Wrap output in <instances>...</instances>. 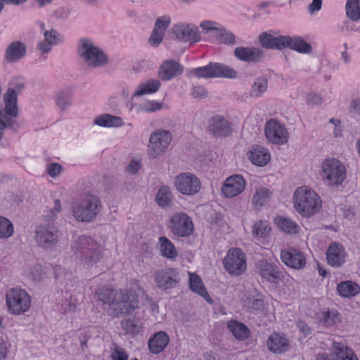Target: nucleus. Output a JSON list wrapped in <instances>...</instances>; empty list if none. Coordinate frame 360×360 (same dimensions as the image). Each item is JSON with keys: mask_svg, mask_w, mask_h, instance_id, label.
Wrapping results in <instances>:
<instances>
[{"mask_svg": "<svg viewBox=\"0 0 360 360\" xmlns=\"http://www.w3.org/2000/svg\"><path fill=\"white\" fill-rule=\"evenodd\" d=\"M97 299L112 307L115 314H129L138 306L137 297L127 290L119 291L109 288H101L96 292Z\"/></svg>", "mask_w": 360, "mask_h": 360, "instance_id": "nucleus-1", "label": "nucleus"}, {"mask_svg": "<svg viewBox=\"0 0 360 360\" xmlns=\"http://www.w3.org/2000/svg\"><path fill=\"white\" fill-rule=\"evenodd\" d=\"M72 250L74 255L88 269L96 266L103 257L102 246L87 236L75 238L72 244Z\"/></svg>", "mask_w": 360, "mask_h": 360, "instance_id": "nucleus-2", "label": "nucleus"}, {"mask_svg": "<svg viewBox=\"0 0 360 360\" xmlns=\"http://www.w3.org/2000/svg\"><path fill=\"white\" fill-rule=\"evenodd\" d=\"M77 53L81 61L89 68H101L109 63L108 56L91 38L79 39Z\"/></svg>", "mask_w": 360, "mask_h": 360, "instance_id": "nucleus-3", "label": "nucleus"}, {"mask_svg": "<svg viewBox=\"0 0 360 360\" xmlns=\"http://www.w3.org/2000/svg\"><path fill=\"white\" fill-rule=\"evenodd\" d=\"M101 207V202L97 195L86 193L74 202L72 213L78 221L91 222L96 219Z\"/></svg>", "mask_w": 360, "mask_h": 360, "instance_id": "nucleus-4", "label": "nucleus"}, {"mask_svg": "<svg viewBox=\"0 0 360 360\" xmlns=\"http://www.w3.org/2000/svg\"><path fill=\"white\" fill-rule=\"evenodd\" d=\"M296 211L303 217H309L319 211L322 201L319 195L307 186L297 188L293 197Z\"/></svg>", "mask_w": 360, "mask_h": 360, "instance_id": "nucleus-5", "label": "nucleus"}, {"mask_svg": "<svg viewBox=\"0 0 360 360\" xmlns=\"http://www.w3.org/2000/svg\"><path fill=\"white\" fill-rule=\"evenodd\" d=\"M321 176L329 186H338L345 180L347 169L343 162L335 158H328L321 164Z\"/></svg>", "mask_w": 360, "mask_h": 360, "instance_id": "nucleus-6", "label": "nucleus"}, {"mask_svg": "<svg viewBox=\"0 0 360 360\" xmlns=\"http://www.w3.org/2000/svg\"><path fill=\"white\" fill-rule=\"evenodd\" d=\"M6 304L13 314H20L29 310L31 299L29 294L21 288H13L6 294Z\"/></svg>", "mask_w": 360, "mask_h": 360, "instance_id": "nucleus-7", "label": "nucleus"}, {"mask_svg": "<svg viewBox=\"0 0 360 360\" xmlns=\"http://www.w3.org/2000/svg\"><path fill=\"white\" fill-rule=\"evenodd\" d=\"M223 265L230 275L240 276L247 269L245 254L239 248H231L223 260Z\"/></svg>", "mask_w": 360, "mask_h": 360, "instance_id": "nucleus-8", "label": "nucleus"}, {"mask_svg": "<svg viewBox=\"0 0 360 360\" xmlns=\"http://www.w3.org/2000/svg\"><path fill=\"white\" fill-rule=\"evenodd\" d=\"M172 141V134L169 131L158 129L151 133L149 139L148 155L158 158L166 152Z\"/></svg>", "mask_w": 360, "mask_h": 360, "instance_id": "nucleus-9", "label": "nucleus"}, {"mask_svg": "<svg viewBox=\"0 0 360 360\" xmlns=\"http://www.w3.org/2000/svg\"><path fill=\"white\" fill-rule=\"evenodd\" d=\"M192 73L198 77L236 78V72L231 68L218 63H210L207 65L194 68Z\"/></svg>", "mask_w": 360, "mask_h": 360, "instance_id": "nucleus-10", "label": "nucleus"}, {"mask_svg": "<svg viewBox=\"0 0 360 360\" xmlns=\"http://www.w3.org/2000/svg\"><path fill=\"white\" fill-rule=\"evenodd\" d=\"M174 186L181 194L193 195L200 191L201 182L195 174L191 172H183L175 177Z\"/></svg>", "mask_w": 360, "mask_h": 360, "instance_id": "nucleus-11", "label": "nucleus"}, {"mask_svg": "<svg viewBox=\"0 0 360 360\" xmlns=\"http://www.w3.org/2000/svg\"><path fill=\"white\" fill-rule=\"evenodd\" d=\"M200 27L205 32H214V37L221 44L228 46H233L237 44L235 34L217 22L204 20L200 22Z\"/></svg>", "mask_w": 360, "mask_h": 360, "instance_id": "nucleus-12", "label": "nucleus"}, {"mask_svg": "<svg viewBox=\"0 0 360 360\" xmlns=\"http://www.w3.org/2000/svg\"><path fill=\"white\" fill-rule=\"evenodd\" d=\"M168 227L174 235L179 237L188 236L193 231L191 219L183 212L174 214L169 220Z\"/></svg>", "mask_w": 360, "mask_h": 360, "instance_id": "nucleus-13", "label": "nucleus"}, {"mask_svg": "<svg viewBox=\"0 0 360 360\" xmlns=\"http://www.w3.org/2000/svg\"><path fill=\"white\" fill-rule=\"evenodd\" d=\"M35 240L43 249L51 250L58 243V230L53 225L41 226L35 232Z\"/></svg>", "mask_w": 360, "mask_h": 360, "instance_id": "nucleus-14", "label": "nucleus"}, {"mask_svg": "<svg viewBox=\"0 0 360 360\" xmlns=\"http://www.w3.org/2000/svg\"><path fill=\"white\" fill-rule=\"evenodd\" d=\"M265 136L269 141L278 145L287 143L288 139V132L285 126L273 119L265 125Z\"/></svg>", "mask_w": 360, "mask_h": 360, "instance_id": "nucleus-15", "label": "nucleus"}, {"mask_svg": "<svg viewBox=\"0 0 360 360\" xmlns=\"http://www.w3.org/2000/svg\"><path fill=\"white\" fill-rule=\"evenodd\" d=\"M172 32L176 39L184 42L194 43L200 41L201 38L198 27L193 24L177 23L172 27Z\"/></svg>", "mask_w": 360, "mask_h": 360, "instance_id": "nucleus-16", "label": "nucleus"}, {"mask_svg": "<svg viewBox=\"0 0 360 360\" xmlns=\"http://www.w3.org/2000/svg\"><path fill=\"white\" fill-rule=\"evenodd\" d=\"M233 53L238 60L249 63H259L264 57V51L255 46H238Z\"/></svg>", "mask_w": 360, "mask_h": 360, "instance_id": "nucleus-17", "label": "nucleus"}, {"mask_svg": "<svg viewBox=\"0 0 360 360\" xmlns=\"http://www.w3.org/2000/svg\"><path fill=\"white\" fill-rule=\"evenodd\" d=\"M246 181L239 174L228 177L221 187V192L226 198H233L240 194L245 188Z\"/></svg>", "mask_w": 360, "mask_h": 360, "instance_id": "nucleus-18", "label": "nucleus"}, {"mask_svg": "<svg viewBox=\"0 0 360 360\" xmlns=\"http://www.w3.org/2000/svg\"><path fill=\"white\" fill-rule=\"evenodd\" d=\"M155 281L157 287L161 290L173 288L178 282L177 273L172 268L160 269L155 274Z\"/></svg>", "mask_w": 360, "mask_h": 360, "instance_id": "nucleus-19", "label": "nucleus"}, {"mask_svg": "<svg viewBox=\"0 0 360 360\" xmlns=\"http://www.w3.org/2000/svg\"><path fill=\"white\" fill-rule=\"evenodd\" d=\"M347 253L343 245L339 243H332L326 251L328 264L333 267L338 268L346 262Z\"/></svg>", "mask_w": 360, "mask_h": 360, "instance_id": "nucleus-20", "label": "nucleus"}, {"mask_svg": "<svg viewBox=\"0 0 360 360\" xmlns=\"http://www.w3.org/2000/svg\"><path fill=\"white\" fill-rule=\"evenodd\" d=\"M43 35L44 39L37 44V49L43 54L49 53L53 46L63 41L62 35L54 29L44 30Z\"/></svg>", "mask_w": 360, "mask_h": 360, "instance_id": "nucleus-21", "label": "nucleus"}, {"mask_svg": "<svg viewBox=\"0 0 360 360\" xmlns=\"http://www.w3.org/2000/svg\"><path fill=\"white\" fill-rule=\"evenodd\" d=\"M273 196V192L264 186H256L254 188L251 197L252 207L257 211H260L270 202Z\"/></svg>", "mask_w": 360, "mask_h": 360, "instance_id": "nucleus-22", "label": "nucleus"}, {"mask_svg": "<svg viewBox=\"0 0 360 360\" xmlns=\"http://www.w3.org/2000/svg\"><path fill=\"white\" fill-rule=\"evenodd\" d=\"M281 258L287 266L295 269H302L306 264V259L303 254L295 249L282 250Z\"/></svg>", "mask_w": 360, "mask_h": 360, "instance_id": "nucleus-23", "label": "nucleus"}, {"mask_svg": "<svg viewBox=\"0 0 360 360\" xmlns=\"http://www.w3.org/2000/svg\"><path fill=\"white\" fill-rule=\"evenodd\" d=\"M209 130L214 136H226L231 132V124L224 117L216 115L210 120Z\"/></svg>", "mask_w": 360, "mask_h": 360, "instance_id": "nucleus-24", "label": "nucleus"}, {"mask_svg": "<svg viewBox=\"0 0 360 360\" xmlns=\"http://www.w3.org/2000/svg\"><path fill=\"white\" fill-rule=\"evenodd\" d=\"M259 275L268 282L274 283L280 278L278 267L266 261L262 260L257 264Z\"/></svg>", "mask_w": 360, "mask_h": 360, "instance_id": "nucleus-25", "label": "nucleus"}, {"mask_svg": "<svg viewBox=\"0 0 360 360\" xmlns=\"http://www.w3.org/2000/svg\"><path fill=\"white\" fill-rule=\"evenodd\" d=\"M183 67L174 60H167L160 67L159 75L163 80H169L181 75Z\"/></svg>", "mask_w": 360, "mask_h": 360, "instance_id": "nucleus-26", "label": "nucleus"}, {"mask_svg": "<svg viewBox=\"0 0 360 360\" xmlns=\"http://www.w3.org/2000/svg\"><path fill=\"white\" fill-rule=\"evenodd\" d=\"M248 158L252 164L263 167L270 161L271 155L265 148L256 146L248 153Z\"/></svg>", "mask_w": 360, "mask_h": 360, "instance_id": "nucleus-27", "label": "nucleus"}, {"mask_svg": "<svg viewBox=\"0 0 360 360\" xmlns=\"http://www.w3.org/2000/svg\"><path fill=\"white\" fill-rule=\"evenodd\" d=\"M169 338L164 331L155 333L148 341V348L153 354L160 353L168 345Z\"/></svg>", "mask_w": 360, "mask_h": 360, "instance_id": "nucleus-28", "label": "nucleus"}, {"mask_svg": "<svg viewBox=\"0 0 360 360\" xmlns=\"http://www.w3.org/2000/svg\"><path fill=\"white\" fill-rule=\"evenodd\" d=\"M288 344L286 338L278 333L270 335L266 342L269 349L274 353H282L287 351Z\"/></svg>", "mask_w": 360, "mask_h": 360, "instance_id": "nucleus-29", "label": "nucleus"}, {"mask_svg": "<svg viewBox=\"0 0 360 360\" xmlns=\"http://www.w3.org/2000/svg\"><path fill=\"white\" fill-rule=\"evenodd\" d=\"M25 45L20 41H15L11 43L6 51V58L8 62H15L25 56Z\"/></svg>", "mask_w": 360, "mask_h": 360, "instance_id": "nucleus-30", "label": "nucleus"}, {"mask_svg": "<svg viewBox=\"0 0 360 360\" xmlns=\"http://www.w3.org/2000/svg\"><path fill=\"white\" fill-rule=\"evenodd\" d=\"M94 124L103 127H118L124 125L122 117L110 114H103L94 120Z\"/></svg>", "mask_w": 360, "mask_h": 360, "instance_id": "nucleus-31", "label": "nucleus"}, {"mask_svg": "<svg viewBox=\"0 0 360 360\" xmlns=\"http://www.w3.org/2000/svg\"><path fill=\"white\" fill-rule=\"evenodd\" d=\"M275 223L282 231L288 234L297 233L300 230V226L288 217L278 216L275 218Z\"/></svg>", "mask_w": 360, "mask_h": 360, "instance_id": "nucleus-32", "label": "nucleus"}, {"mask_svg": "<svg viewBox=\"0 0 360 360\" xmlns=\"http://www.w3.org/2000/svg\"><path fill=\"white\" fill-rule=\"evenodd\" d=\"M160 255L169 259H174L178 256V252L174 244L166 237L161 236L158 239Z\"/></svg>", "mask_w": 360, "mask_h": 360, "instance_id": "nucleus-33", "label": "nucleus"}, {"mask_svg": "<svg viewBox=\"0 0 360 360\" xmlns=\"http://www.w3.org/2000/svg\"><path fill=\"white\" fill-rule=\"evenodd\" d=\"M337 290L341 297H351L359 293L360 287L353 281H342L338 285Z\"/></svg>", "mask_w": 360, "mask_h": 360, "instance_id": "nucleus-34", "label": "nucleus"}, {"mask_svg": "<svg viewBox=\"0 0 360 360\" xmlns=\"http://www.w3.org/2000/svg\"><path fill=\"white\" fill-rule=\"evenodd\" d=\"M288 41L289 46L288 48H290L292 50H295L299 53L304 54L311 53L312 51L311 46L305 41L302 37L298 36L290 37V40Z\"/></svg>", "mask_w": 360, "mask_h": 360, "instance_id": "nucleus-35", "label": "nucleus"}, {"mask_svg": "<svg viewBox=\"0 0 360 360\" xmlns=\"http://www.w3.org/2000/svg\"><path fill=\"white\" fill-rule=\"evenodd\" d=\"M160 82L158 79H150L141 83L134 91V96H141L145 94H153L158 91Z\"/></svg>", "mask_w": 360, "mask_h": 360, "instance_id": "nucleus-36", "label": "nucleus"}, {"mask_svg": "<svg viewBox=\"0 0 360 360\" xmlns=\"http://www.w3.org/2000/svg\"><path fill=\"white\" fill-rule=\"evenodd\" d=\"M271 231L269 222L266 220H260L256 221L252 226V233L257 239L265 238L269 236Z\"/></svg>", "mask_w": 360, "mask_h": 360, "instance_id": "nucleus-37", "label": "nucleus"}, {"mask_svg": "<svg viewBox=\"0 0 360 360\" xmlns=\"http://www.w3.org/2000/svg\"><path fill=\"white\" fill-rule=\"evenodd\" d=\"M333 349L336 350V356L339 360H358L356 355L345 344L333 342Z\"/></svg>", "mask_w": 360, "mask_h": 360, "instance_id": "nucleus-38", "label": "nucleus"}, {"mask_svg": "<svg viewBox=\"0 0 360 360\" xmlns=\"http://www.w3.org/2000/svg\"><path fill=\"white\" fill-rule=\"evenodd\" d=\"M268 79L266 76L257 77L251 86L250 96L252 98H259L262 96L267 89Z\"/></svg>", "mask_w": 360, "mask_h": 360, "instance_id": "nucleus-39", "label": "nucleus"}, {"mask_svg": "<svg viewBox=\"0 0 360 360\" xmlns=\"http://www.w3.org/2000/svg\"><path fill=\"white\" fill-rule=\"evenodd\" d=\"M172 200L171 189L167 186H161L156 195V202L160 207H169Z\"/></svg>", "mask_w": 360, "mask_h": 360, "instance_id": "nucleus-40", "label": "nucleus"}, {"mask_svg": "<svg viewBox=\"0 0 360 360\" xmlns=\"http://www.w3.org/2000/svg\"><path fill=\"white\" fill-rule=\"evenodd\" d=\"M228 328L237 339L243 340L248 336V328L236 321H230L228 323Z\"/></svg>", "mask_w": 360, "mask_h": 360, "instance_id": "nucleus-41", "label": "nucleus"}, {"mask_svg": "<svg viewBox=\"0 0 360 360\" xmlns=\"http://www.w3.org/2000/svg\"><path fill=\"white\" fill-rule=\"evenodd\" d=\"M25 274L33 281H40L44 278L46 271L40 264L35 263L29 266Z\"/></svg>", "mask_w": 360, "mask_h": 360, "instance_id": "nucleus-42", "label": "nucleus"}, {"mask_svg": "<svg viewBox=\"0 0 360 360\" xmlns=\"http://www.w3.org/2000/svg\"><path fill=\"white\" fill-rule=\"evenodd\" d=\"M347 16L353 21L360 19L359 0H347L345 5Z\"/></svg>", "mask_w": 360, "mask_h": 360, "instance_id": "nucleus-43", "label": "nucleus"}, {"mask_svg": "<svg viewBox=\"0 0 360 360\" xmlns=\"http://www.w3.org/2000/svg\"><path fill=\"white\" fill-rule=\"evenodd\" d=\"M189 281L190 288L193 291L203 297H209L200 278L198 275L190 274Z\"/></svg>", "mask_w": 360, "mask_h": 360, "instance_id": "nucleus-44", "label": "nucleus"}, {"mask_svg": "<svg viewBox=\"0 0 360 360\" xmlns=\"http://www.w3.org/2000/svg\"><path fill=\"white\" fill-rule=\"evenodd\" d=\"M14 226L8 219L0 216V239H7L13 236Z\"/></svg>", "mask_w": 360, "mask_h": 360, "instance_id": "nucleus-45", "label": "nucleus"}, {"mask_svg": "<svg viewBox=\"0 0 360 360\" xmlns=\"http://www.w3.org/2000/svg\"><path fill=\"white\" fill-rule=\"evenodd\" d=\"M71 93L68 90H61L56 95V103L61 110H66L71 104Z\"/></svg>", "mask_w": 360, "mask_h": 360, "instance_id": "nucleus-46", "label": "nucleus"}, {"mask_svg": "<svg viewBox=\"0 0 360 360\" xmlns=\"http://www.w3.org/2000/svg\"><path fill=\"white\" fill-rule=\"evenodd\" d=\"M321 320L326 326L335 325L341 321L339 313L335 310L323 312Z\"/></svg>", "mask_w": 360, "mask_h": 360, "instance_id": "nucleus-47", "label": "nucleus"}, {"mask_svg": "<svg viewBox=\"0 0 360 360\" xmlns=\"http://www.w3.org/2000/svg\"><path fill=\"white\" fill-rule=\"evenodd\" d=\"M162 107V104L161 103L156 101H149L140 104L138 107V109L140 112L150 113L160 110Z\"/></svg>", "mask_w": 360, "mask_h": 360, "instance_id": "nucleus-48", "label": "nucleus"}, {"mask_svg": "<svg viewBox=\"0 0 360 360\" xmlns=\"http://www.w3.org/2000/svg\"><path fill=\"white\" fill-rule=\"evenodd\" d=\"M274 37L275 34L264 32L258 36V39L263 48L274 49Z\"/></svg>", "mask_w": 360, "mask_h": 360, "instance_id": "nucleus-49", "label": "nucleus"}, {"mask_svg": "<svg viewBox=\"0 0 360 360\" xmlns=\"http://www.w3.org/2000/svg\"><path fill=\"white\" fill-rule=\"evenodd\" d=\"M171 23V18L168 15L158 17L155 22L154 29L165 34V32Z\"/></svg>", "mask_w": 360, "mask_h": 360, "instance_id": "nucleus-50", "label": "nucleus"}, {"mask_svg": "<svg viewBox=\"0 0 360 360\" xmlns=\"http://www.w3.org/2000/svg\"><path fill=\"white\" fill-rule=\"evenodd\" d=\"M290 40V36L289 35H278L275 34L274 37V49L276 50H282L285 48H288L289 46L288 41Z\"/></svg>", "mask_w": 360, "mask_h": 360, "instance_id": "nucleus-51", "label": "nucleus"}, {"mask_svg": "<svg viewBox=\"0 0 360 360\" xmlns=\"http://www.w3.org/2000/svg\"><path fill=\"white\" fill-rule=\"evenodd\" d=\"M165 33L153 28L148 43L151 46L158 47L164 38Z\"/></svg>", "mask_w": 360, "mask_h": 360, "instance_id": "nucleus-52", "label": "nucleus"}, {"mask_svg": "<svg viewBox=\"0 0 360 360\" xmlns=\"http://www.w3.org/2000/svg\"><path fill=\"white\" fill-rule=\"evenodd\" d=\"M110 356L112 360H128L125 350L118 345H114Z\"/></svg>", "mask_w": 360, "mask_h": 360, "instance_id": "nucleus-53", "label": "nucleus"}, {"mask_svg": "<svg viewBox=\"0 0 360 360\" xmlns=\"http://www.w3.org/2000/svg\"><path fill=\"white\" fill-rule=\"evenodd\" d=\"M122 326L127 333L134 334L137 331V327L133 319H124L122 321Z\"/></svg>", "mask_w": 360, "mask_h": 360, "instance_id": "nucleus-54", "label": "nucleus"}, {"mask_svg": "<svg viewBox=\"0 0 360 360\" xmlns=\"http://www.w3.org/2000/svg\"><path fill=\"white\" fill-rule=\"evenodd\" d=\"M141 162L140 160L133 159L130 161L127 167V171L131 174H136L141 167Z\"/></svg>", "mask_w": 360, "mask_h": 360, "instance_id": "nucleus-55", "label": "nucleus"}, {"mask_svg": "<svg viewBox=\"0 0 360 360\" xmlns=\"http://www.w3.org/2000/svg\"><path fill=\"white\" fill-rule=\"evenodd\" d=\"M338 358L334 349L331 353L320 352L316 354V360H339Z\"/></svg>", "mask_w": 360, "mask_h": 360, "instance_id": "nucleus-56", "label": "nucleus"}, {"mask_svg": "<svg viewBox=\"0 0 360 360\" xmlns=\"http://www.w3.org/2000/svg\"><path fill=\"white\" fill-rule=\"evenodd\" d=\"M61 211V204L59 199H57L54 202V207L53 210H50L49 214L46 215V217L49 220H53L56 218V215Z\"/></svg>", "mask_w": 360, "mask_h": 360, "instance_id": "nucleus-57", "label": "nucleus"}, {"mask_svg": "<svg viewBox=\"0 0 360 360\" xmlns=\"http://www.w3.org/2000/svg\"><path fill=\"white\" fill-rule=\"evenodd\" d=\"M191 94L193 98L201 99L206 97L207 93L203 86H196L193 88Z\"/></svg>", "mask_w": 360, "mask_h": 360, "instance_id": "nucleus-58", "label": "nucleus"}, {"mask_svg": "<svg viewBox=\"0 0 360 360\" xmlns=\"http://www.w3.org/2000/svg\"><path fill=\"white\" fill-rule=\"evenodd\" d=\"M307 103L311 105H320L322 103V98L317 94H310L307 96Z\"/></svg>", "mask_w": 360, "mask_h": 360, "instance_id": "nucleus-59", "label": "nucleus"}, {"mask_svg": "<svg viewBox=\"0 0 360 360\" xmlns=\"http://www.w3.org/2000/svg\"><path fill=\"white\" fill-rule=\"evenodd\" d=\"M349 112L355 115L360 114V98L352 100L349 105Z\"/></svg>", "mask_w": 360, "mask_h": 360, "instance_id": "nucleus-60", "label": "nucleus"}, {"mask_svg": "<svg viewBox=\"0 0 360 360\" xmlns=\"http://www.w3.org/2000/svg\"><path fill=\"white\" fill-rule=\"evenodd\" d=\"M61 170V166L58 163H52L48 167V173L51 177L58 176Z\"/></svg>", "mask_w": 360, "mask_h": 360, "instance_id": "nucleus-61", "label": "nucleus"}, {"mask_svg": "<svg viewBox=\"0 0 360 360\" xmlns=\"http://www.w3.org/2000/svg\"><path fill=\"white\" fill-rule=\"evenodd\" d=\"M297 327L304 336H307L311 333V328L302 321L300 320L297 322Z\"/></svg>", "mask_w": 360, "mask_h": 360, "instance_id": "nucleus-62", "label": "nucleus"}, {"mask_svg": "<svg viewBox=\"0 0 360 360\" xmlns=\"http://www.w3.org/2000/svg\"><path fill=\"white\" fill-rule=\"evenodd\" d=\"M322 6V0H313L312 2L309 5L308 9L311 13L314 11L321 10Z\"/></svg>", "mask_w": 360, "mask_h": 360, "instance_id": "nucleus-63", "label": "nucleus"}, {"mask_svg": "<svg viewBox=\"0 0 360 360\" xmlns=\"http://www.w3.org/2000/svg\"><path fill=\"white\" fill-rule=\"evenodd\" d=\"M54 13L58 18L65 20L68 18L70 12L65 8H59L55 11Z\"/></svg>", "mask_w": 360, "mask_h": 360, "instance_id": "nucleus-64", "label": "nucleus"}]
</instances>
